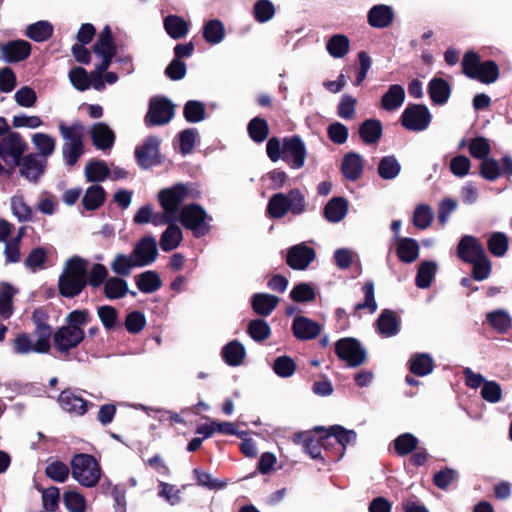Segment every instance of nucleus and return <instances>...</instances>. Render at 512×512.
Here are the masks:
<instances>
[{"label":"nucleus","mask_w":512,"mask_h":512,"mask_svg":"<svg viewBox=\"0 0 512 512\" xmlns=\"http://www.w3.org/2000/svg\"><path fill=\"white\" fill-rule=\"evenodd\" d=\"M69 472V467L61 461H54L48 464L45 469L47 477L59 483H63L68 479Z\"/></svg>","instance_id":"680f3d73"},{"label":"nucleus","mask_w":512,"mask_h":512,"mask_svg":"<svg viewBox=\"0 0 512 512\" xmlns=\"http://www.w3.org/2000/svg\"><path fill=\"white\" fill-rule=\"evenodd\" d=\"M306 147L298 136L285 138L283 143V159L291 163V167L299 169L304 166L306 159Z\"/></svg>","instance_id":"2eb2a0df"},{"label":"nucleus","mask_w":512,"mask_h":512,"mask_svg":"<svg viewBox=\"0 0 512 512\" xmlns=\"http://www.w3.org/2000/svg\"><path fill=\"white\" fill-rule=\"evenodd\" d=\"M376 326L381 335L391 337L398 334L400 330V319L394 311L385 309L379 315Z\"/></svg>","instance_id":"b1692460"},{"label":"nucleus","mask_w":512,"mask_h":512,"mask_svg":"<svg viewBox=\"0 0 512 512\" xmlns=\"http://www.w3.org/2000/svg\"><path fill=\"white\" fill-rule=\"evenodd\" d=\"M397 255L403 262L412 263L415 261L419 255V246L417 241L411 238H398Z\"/></svg>","instance_id":"f704fd0d"},{"label":"nucleus","mask_w":512,"mask_h":512,"mask_svg":"<svg viewBox=\"0 0 512 512\" xmlns=\"http://www.w3.org/2000/svg\"><path fill=\"white\" fill-rule=\"evenodd\" d=\"M418 444V439L410 433H404L394 440V446L397 453L401 456L412 452Z\"/></svg>","instance_id":"0e129e2a"},{"label":"nucleus","mask_w":512,"mask_h":512,"mask_svg":"<svg viewBox=\"0 0 512 512\" xmlns=\"http://www.w3.org/2000/svg\"><path fill=\"white\" fill-rule=\"evenodd\" d=\"M248 132L254 141L262 142L268 136V124L264 119L256 117L250 121Z\"/></svg>","instance_id":"69168bd1"},{"label":"nucleus","mask_w":512,"mask_h":512,"mask_svg":"<svg viewBox=\"0 0 512 512\" xmlns=\"http://www.w3.org/2000/svg\"><path fill=\"white\" fill-rule=\"evenodd\" d=\"M84 337L83 329L64 325L53 333V344L59 353L68 354L83 341Z\"/></svg>","instance_id":"9b49d317"},{"label":"nucleus","mask_w":512,"mask_h":512,"mask_svg":"<svg viewBox=\"0 0 512 512\" xmlns=\"http://www.w3.org/2000/svg\"><path fill=\"white\" fill-rule=\"evenodd\" d=\"M337 356L350 367L362 365L366 360V351L358 341L353 338H342L335 344Z\"/></svg>","instance_id":"9d476101"},{"label":"nucleus","mask_w":512,"mask_h":512,"mask_svg":"<svg viewBox=\"0 0 512 512\" xmlns=\"http://www.w3.org/2000/svg\"><path fill=\"white\" fill-rule=\"evenodd\" d=\"M462 68L467 77L485 84L493 83L499 77L497 64L493 61L481 62L479 56L474 51H468L464 55Z\"/></svg>","instance_id":"39448f33"},{"label":"nucleus","mask_w":512,"mask_h":512,"mask_svg":"<svg viewBox=\"0 0 512 512\" xmlns=\"http://www.w3.org/2000/svg\"><path fill=\"white\" fill-rule=\"evenodd\" d=\"M349 46V39L345 35L337 34L329 39L326 48L332 57L342 58L348 53Z\"/></svg>","instance_id":"09e8293b"},{"label":"nucleus","mask_w":512,"mask_h":512,"mask_svg":"<svg viewBox=\"0 0 512 512\" xmlns=\"http://www.w3.org/2000/svg\"><path fill=\"white\" fill-rule=\"evenodd\" d=\"M433 359L430 355L421 353L410 360V370L418 376H426L433 371Z\"/></svg>","instance_id":"c03bdc74"},{"label":"nucleus","mask_w":512,"mask_h":512,"mask_svg":"<svg viewBox=\"0 0 512 512\" xmlns=\"http://www.w3.org/2000/svg\"><path fill=\"white\" fill-rule=\"evenodd\" d=\"M136 284L141 292L153 293L161 287L162 281L157 272L146 271L136 277Z\"/></svg>","instance_id":"79ce46f5"},{"label":"nucleus","mask_w":512,"mask_h":512,"mask_svg":"<svg viewBox=\"0 0 512 512\" xmlns=\"http://www.w3.org/2000/svg\"><path fill=\"white\" fill-rule=\"evenodd\" d=\"M183 239L181 228L174 222L169 225L160 237V247L169 252L176 249Z\"/></svg>","instance_id":"7c9ffc66"},{"label":"nucleus","mask_w":512,"mask_h":512,"mask_svg":"<svg viewBox=\"0 0 512 512\" xmlns=\"http://www.w3.org/2000/svg\"><path fill=\"white\" fill-rule=\"evenodd\" d=\"M363 169L364 161L359 154L350 152L344 156L341 170L345 178L356 181L361 177Z\"/></svg>","instance_id":"393cba45"},{"label":"nucleus","mask_w":512,"mask_h":512,"mask_svg":"<svg viewBox=\"0 0 512 512\" xmlns=\"http://www.w3.org/2000/svg\"><path fill=\"white\" fill-rule=\"evenodd\" d=\"M14 99L19 106L31 108L37 101V94L31 87L23 86L15 92Z\"/></svg>","instance_id":"774afa93"},{"label":"nucleus","mask_w":512,"mask_h":512,"mask_svg":"<svg viewBox=\"0 0 512 512\" xmlns=\"http://www.w3.org/2000/svg\"><path fill=\"white\" fill-rule=\"evenodd\" d=\"M164 28L173 39H180L187 35L189 24L177 15H169L164 19Z\"/></svg>","instance_id":"c9c22d12"},{"label":"nucleus","mask_w":512,"mask_h":512,"mask_svg":"<svg viewBox=\"0 0 512 512\" xmlns=\"http://www.w3.org/2000/svg\"><path fill=\"white\" fill-rule=\"evenodd\" d=\"M31 44L25 40H13L0 44V58L6 63H16L28 58Z\"/></svg>","instance_id":"dca6fc26"},{"label":"nucleus","mask_w":512,"mask_h":512,"mask_svg":"<svg viewBox=\"0 0 512 512\" xmlns=\"http://www.w3.org/2000/svg\"><path fill=\"white\" fill-rule=\"evenodd\" d=\"M437 264L433 261H424L419 265L416 275V286L421 289L428 288L434 279Z\"/></svg>","instance_id":"37998d69"},{"label":"nucleus","mask_w":512,"mask_h":512,"mask_svg":"<svg viewBox=\"0 0 512 512\" xmlns=\"http://www.w3.org/2000/svg\"><path fill=\"white\" fill-rule=\"evenodd\" d=\"M488 250L496 257H503L509 246V239L503 232H494L487 241Z\"/></svg>","instance_id":"8fccbe9b"},{"label":"nucleus","mask_w":512,"mask_h":512,"mask_svg":"<svg viewBox=\"0 0 512 512\" xmlns=\"http://www.w3.org/2000/svg\"><path fill=\"white\" fill-rule=\"evenodd\" d=\"M138 267L132 253L130 255L117 254L111 262L112 271L120 276H128L133 268Z\"/></svg>","instance_id":"a18cd8bd"},{"label":"nucleus","mask_w":512,"mask_h":512,"mask_svg":"<svg viewBox=\"0 0 512 512\" xmlns=\"http://www.w3.org/2000/svg\"><path fill=\"white\" fill-rule=\"evenodd\" d=\"M246 356L243 344L234 340L226 344L222 349V357L230 366H239Z\"/></svg>","instance_id":"2f4dec72"},{"label":"nucleus","mask_w":512,"mask_h":512,"mask_svg":"<svg viewBox=\"0 0 512 512\" xmlns=\"http://www.w3.org/2000/svg\"><path fill=\"white\" fill-rule=\"evenodd\" d=\"M87 284V261L75 257L70 259L59 279L60 293L65 297L78 295Z\"/></svg>","instance_id":"f03ea898"},{"label":"nucleus","mask_w":512,"mask_h":512,"mask_svg":"<svg viewBox=\"0 0 512 512\" xmlns=\"http://www.w3.org/2000/svg\"><path fill=\"white\" fill-rule=\"evenodd\" d=\"M247 331L250 337L257 342L266 340L271 333L269 324L263 319L250 321Z\"/></svg>","instance_id":"4d7b16f0"},{"label":"nucleus","mask_w":512,"mask_h":512,"mask_svg":"<svg viewBox=\"0 0 512 512\" xmlns=\"http://www.w3.org/2000/svg\"><path fill=\"white\" fill-rule=\"evenodd\" d=\"M53 34V25L48 21H38L27 26L25 35L35 42H43Z\"/></svg>","instance_id":"4c0bfd02"},{"label":"nucleus","mask_w":512,"mask_h":512,"mask_svg":"<svg viewBox=\"0 0 512 512\" xmlns=\"http://www.w3.org/2000/svg\"><path fill=\"white\" fill-rule=\"evenodd\" d=\"M331 437L341 446V451L337 457V459H340L345 453L346 446L356 441L357 434L354 430H348L340 425H334L327 430L325 440L329 441Z\"/></svg>","instance_id":"a878e982"},{"label":"nucleus","mask_w":512,"mask_h":512,"mask_svg":"<svg viewBox=\"0 0 512 512\" xmlns=\"http://www.w3.org/2000/svg\"><path fill=\"white\" fill-rule=\"evenodd\" d=\"M431 100L436 104H445L450 96V85L442 78H433L428 86Z\"/></svg>","instance_id":"473e14b6"},{"label":"nucleus","mask_w":512,"mask_h":512,"mask_svg":"<svg viewBox=\"0 0 512 512\" xmlns=\"http://www.w3.org/2000/svg\"><path fill=\"white\" fill-rule=\"evenodd\" d=\"M32 143L40 153V157L45 159L55 150V139L45 133H36L32 137Z\"/></svg>","instance_id":"5fc2aeb1"},{"label":"nucleus","mask_w":512,"mask_h":512,"mask_svg":"<svg viewBox=\"0 0 512 512\" xmlns=\"http://www.w3.org/2000/svg\"><path fill=\"white\" fill-rule=\"evenodd\" d=\"M105 195V191L100 185H92L87 188L82 204L86 210H96L104 203Z\"/></svg>","instance_id":"a19ab883"},{"label":"nucleus","mask_w":512,"mask_h":512,"mask_svg":"<svg viewBox=\"0 0 512 512\" xmlns=\"http://www.w3.org/2000/svg\"><path fill=\"white\" fill-rule=\"evenodd\" d=\"M26 149V143L18 133H9L0 141V158L8 165L16 166Z\"/></svg>","instance_id":"f8f14e48"},{"label":"nucleus","mask_w":512,"mask_h":512,"mask_svg":"<svg viewBox=\"0 0 512 512\" xmlns=\"http://www.w3.org/2000/svg\"><path fill=\"white\" fill-rule=\"evenodd\" d=\"M71 473L80 485L94 487L101 477V468L96 459L89 454H77L71 460Z\"/></svg>","instance_id":"20e7f679"},{"label":"nucleus","mask_w":512,"mask_h":512,"mask_svg":"<svg viewBox=\"0 0 512 512\" xmlns=\"http://www.w3.org/2000/svg\"><path fill=\"white\" fill-rule=\"evenodd\" d=\"M401 170V165L395 156L383 157L378 165V173L382 179L391 180L396 178Z\"/></svg>","instance_id":"49530a36"},{"label":"nucleus","mask_w":512,"mask_h":512,"mask_svg":"<svg viewBox=\"0 0 512 512\" xmlns=\"http://www.w3.org/2000/svg\"><path fill=\"white\" fill-rule=\"evenodd\" d=\"M93 144L97 149L107 150L110 149L115 140V135L110 127L102 122L94 124L90 129Z\"/></svg>","instance_id":"4be33fe9"},{"label":"nucleus","mask_w":512,"mask_h":512,"mask_svg":"<svg viewBox=\"0 0 512 512\" xmlns=\"http://www.w3.org/2000/svg\"><path fill=\"white\" fill-rule=\"evenodd\" d=\"M132 255L138 267L152 264L158 257L157 242L152 235L142 237L134 246Z\"/></svg>","instance_id":"ddd939ff"},{"label":"nucleus","mask_w":512,"mask_h":512,"mask_svg":"<svg viewBox=\"0 0 512 512\" xmlns=\"http://www.w3.org/2000/svg\"><path fill=\"white\" fill-rule=\"evenodd\" d=\"M487 321L500 333L506 332L512 325V319L509 313L502 309L495 310L487 314Z\"/></svg>","instance_id":"603ef678"},{"label":"nucleus","mask_w":512,"mask_h":512,"mask_svg":"<svg viewBox=\"0 0 512 512\" xmlns=\"http://www.w3.org/2000/svg\"><path fill=\"white\" fill-rule=\"evenodd\" d=\"M434 218L431 207L427 204H420L414 211L413 224L419 229H426L430 226Z\"/></svg>","instance_id":"bf43d9fd"},{"label":"nucleus","mask_w":512,"mask_h":512,"mask_svg":"<svg viewBox=\"0 0 512 512\" xmlns=\"http://www.w3.org/2000/svg\"><path fill=\"white\" fill-rule=\"evenodd\" d=\"M394 17V10L391 6L378 4L369 10L367 20L370 26L383 29L393 23Z\"/></svg>","instance_id":"aec40b11"},{"label":"nucleus","mask_w":512,"mask_h":512,"mask_svg":"<svg viewBox=\"0 0 512 512\" xmlns=\"http://www.w3.org/2000/svg\"><path fill=\"white\" fill-rule=\"evenodd\" d=\"M431 114L428 108L420 104L408 105L401 116L402 125L410 131L420 132L428 128Z\"/></svg>","instance_id":"1a4fd4ad"},{"label":"nucleus","mask_w":512,"mask_h":512,"mask_svg":"<svg viewBox=\"0 0 512 512\" xmlns=\"http://www.w3.org/2000/svg\"><path fill=\"white\" fill-rule=\"evenodd\" d=\"M174 116V105L165 98H154L150 101L146 122L149 125H163Z\"/></svg>","instance_id":"4468645a"},{"label":"nucleus","mask_w":512,"mask_h":512,"mask_svg":"<svg viewBox=\"0 0 512 512\" xmlns=\"http://www.w3.org/2000/svg\"><path fill=\"white\" fill-rule=\"evenodd\" d=\"M292 330L296 338L310 340L319 335L321 326L307 317L298 316L293 321Z\"/></svg>","instance_id":"412c9836"},{"label":"nucleus","mask_w":512,"mask_h":512,"mask_svg":"<svg viewBox=\"0 0 512 512\" xmlns=\"http://www.w3.org/2000/svg\"><path fill=\"white\" fill-rule=\"evenodd\" d=\"M59 132L64 140L62 153L67 165H74L83 154L84 126L80 122L59 124Z\"/></svg>","instance_id":"7ed1b4c3"},{"label":"nucleus","mask_w":512,"mask_h":512,"mask_svg":"<svg viewBox=\"0 0 512 512\" xmlns=\"http://www.w3.org/2000/svg\"><path fill=\"white\" fill-rule=\"evenodd\" d=\"M182 225L192 230L196 237L204 236L208 230V221L210 220L203 207L198 204L185 205L178 216Z\"/></svg>","instance_id":"423d86ee"},{"label":"nucleus","mask_w":512,"mask_h":512,"mask_svg":"<svg viewBox=\"0 0 512 512\" xmlns=\"http://www.w3.org/2000/svg\"><path fill=\"white\" fill-rule=\"evenodd\" d=\"M45 165V159L36 154H29L23 159L20 173L28 180L36 182L43 174Z\"/></svg>","instance_id":"5701e85b"},{"label":"nucleus","mask_w":512,"mask_h":512,"mask_svg":"<svg viewBox=\"0 0 512 512\" xmlns=\"http://www.w3.org/2000/svg\"><path fill=\"white\" fill-rule=\"evenodd\" d=\"M11 211L20 222L32 219V208L26 203L22 195H14L10 201Z\"/></svg>","instance_id":"3c124183"},{"label":"nucleus","mask_w":512,"mask_h":512,"mask_svg":"<svg viewBox=\"0 0 512 512\" xmlns=\"http://www.w3.org/2000/svg\"><path fill=\"white\" fill-rule=\"evenodd\" d=\"M306 209L304 194L299 189H292L287 194H274L269 199L267 214L270 218L281 219L289 212L293 215H301Z\"/></svg>","instance_id":"f257e3e1"},{"label":"nucleus","mask_w":512,"mask_h":512,"mask_svg":"<svg viewBox=\"0 0 512 512\" xmlns=\"http://www.w3.org/2000/svg\"><path fill=\"white\" fill-rule=\"evenodd\" d=\"M16 292L10 284L0 286V316L4 319L9 318L13 313L12 299Z\"/></svg>","instance_id":"de8ad7c7"},{"label":"nucleus","mask_w":512,"mask_h":512,"mask_svg":"<svg viewBox=\"0 0 512 512\" xmlns=\"http://www.w3.org/2000/svg\"><path fill=\"white\" fill-rule=\"evenodd\" d=\"M315 251L305 243H300L289 248L287 264L295 270H305L315 259Z\"/></svg>","instance_id":"f3484780"},{"label":"nucleus","mask_w":512,"mask_h":512,"mask_svg":"<svg viewBox=\"0 0 512 512\" xmlns=\"http://www.w3.org/2000/svg\"><path fill=\"white\" fill-rule=\"evenodd\" d=\"M51 349V342L48 341L46 331L36 336L34 341L27 333L17 334L13 341V351L16 354L25 355L29 353L47 354Z\"/></svg>","instance_id":"6e6552de"},{"label":"nucleus","mask_w":512,"mask_h":512,"mask_svg":"<svg viewBox=\"0 0 512 512\" xmlns=\"http://www.w3.org/2000/svg\"><path fill=\"white\" fill-rule=\"evenodd\" d=\"M159 139L149 137L142 146L138 147L135 155L138 164L143 168H149L159 162Z\"/></svg>","instance_id":"6ab92c4d"},{"label":"nucleus","mask_w":512,"mask_h":512,"mask_svg":"<svg viewBox=\"0 0 512 512\" xmlns=\"http://www.w3.org/2000/svg\"><path fill=\"white\" fill-rule=\"evenodd\" d=\"M93 51L96 55L101 57V62L97 64L98 69L100 71H106L115 55L113 41L97 40L93 46Z\"/></svg>","instance_id":"e433bc0d"},{"label":"nucleus","mask_w":512,"mask_h":512,"mask_svg":"<svg viewBox=\"0 0 512 512\" xmlns=\"http://www.w3.org/2000/svg\"><path fill=\"white\" fill-rule=\"evenodd\" d=\"M109 175V168L103 161H91L85 167V176L90 182L104 181Z\"/></svg>","instance_id":"864d4df0"},{"label":"nucleus","mask_w":512,"mask_h":512,"mask_svg":"<svg viewBox=\"0 0 512 512\" xmlns=\"http://www.w3.org/2000/svg\"><path fill=\"white\" fill-rule=\"evenodd\" d=\"M348 212V202L342 197L332 198L324 208V216L331 223L340 222Z\"/></svg>","instance_id":"c85d7f7f"},{"label":"nucleus","mask_w":512,"mask_h":512,"mask_svg":"<svg viewBox=\"0 0 512 512\" xmlns=\"http://www.w3.org/2000/svg\"><path fill=\"white\" fill-rule=\"evenodd\" d=\"M458 256L465 262L471 263L486 255L480 241L470 235L463 236L457 247Z\"/></svg>","instance_id":"a211bd4d"},{"label":"nucleus","mask_w":512,"mask_h":512,"mask_svg":"<svg viewBox=\"0 0 512 512\" xmlns=\"http://www.w3.org/2000/svg\"><path fill=\"white\" fill-rule=\"evenodd\" d=\"M203 37L206 42L212 45L219 44L225 38V28L220 20L213 19L203 26Z\"/></svg>","instance_id":"58836bf2"},{"label":"nucleus","mask_w":512,"mask_h":512,"mask_svg":"<svg viewBox=\"0 0 512 512\" xmlns=\"http://www.w3.org/2000/svg\"><path fill=\"white\" fill-rule=\"evenodd\" d=\"M191 191L186 184L179 183L159 191L158 200L164 212L178 218L181 204L190 197Z\"/></svg>","instance_id":"0eeeda50"},{"label":"nucleus","mask_w":512,"mask_h":512,"mask_svg":"<svg viewBox=\"0 0 512 512\" xmlns=\"http://www.w3.org/2000/svg\"><path fill=\"white\" fill-rule=\"evenodd\" d=\"M304 444L305 451L313 458L318 459L321 457V448L325 447L326 440L323 438L322 442L319 439L312 437L309 433H303L297 436Z\"/></svg>","instance_id":"13d9d810"},{"label":"nucleus","mask_w":512,"mask_h":512,"mask_svg":"<svg viewBox=\"0 0 512 512\" xmlns=\"http://www.w3.org/2000/svg\"><path fill=\"white\" fill-rule=\"evenodd\" d=\"M58 402L69 413L83 415L87 411V402L82 397L75 395L71 390L63 391L58 398Z\"/></svg>","instance_id":"bb28decb"},{"label":"nucleus","mask_w":512,"mask_h":512,"mask_svg":"<svg viewBox=\"0 0 512 512\" xmlns=\"http://www.w3.org/2000/svg\"><path fill=\"white\" fill-rule=\"evenodd\" d=\"M64 505L69 512H85L86 511V499L85 497L76 491H67L64 493Z\"/></svg>","instance_id":"052dcab7"},{"label":"nucleus","mask_w":512,"mask_h":512,"mask_svg":"<svg viewBox=\"0 0 512 512\" xmlns=\"http://www.w3.org/2000/svg\"><path fill=\"white\" fill-rule=\"evenodd\" d=\"M252 307L260 316H268L276 308L279 298L267 293H257L252 296Z\"/></svg>","instance_id":"c756f323"},{"label":"nucleus","mask_w":512,"mask_h":512,"mask_svg":"<svg viewBox=\"0 0 512 512\" xmlns=\"http://www.w3.org/2000/svg\"><path fill=\"white\" fill-rule=\"evenodd\" d=\"M359 134L366 144L376 143L382 136V124L377 119H367L360 125Z\"/></svg>","instance_id":"72a5a7b5"},{"label":"nucleus","mask_w":512,"mask_h":512,"mask_svg":"<svg viewBox=\"0 0 512 512\" xmlns=\"http://www.w3.org/2000/svg\"><path fill=\"white\" fill-rule=\"evenodd\" d=\"M404 100V88L399 84H393L381 97V106L386 111H394L402 106Z\"/></svg>","instance_id":"cd10ccee"},{"label":"nucleus","mask_w":512,"mask_h":512,"mask_svg":"<svg viewBox=\"0 0 512 512\" xmlns=\"http://www.w3.org/2000/svg\"><path fill=\"white\" fill-rule=\"evenodd\" d=\"M469 152L472 157L483 161L491 152L490 141L482 136L473 138L469 143Z\"/></svg>","instance_id":"6e6d98bb"},{"label":"nucleus","mask_w":512,"mask_h":512,"mask_svg":"<svg viewBox=\"0 0 512 512\" xmlns=\"http://www.w3.org/2000/svg\"><path fill=\"white\" fill-rule=\"evenodd\" d=\"M127 281L119 277H110L104 282V294L108 299H120L127 295Z\"/></svg>","instance_id":"ea45409f"},{"label":"nucleus","mask_w":512,"mask_h":512,"mask_svg":"<svg viewBox=\"0 0 512 512\" xmlns=\"http://www.w3.org/2000/svg\"><path fill=\"white\" fill-rule=\"evenodd\" d=\"M184 116L188 122L198 123L205 118L204 105L195 100L188 101L184 106Z\"/></svg>","instance_id":"e2e57ef3"},{"label":"nucleus","mask_w":512,"mask_h":512,"mask_svg":"<svg viewBox=\"0 0 512 512\" xmlns=\"http://www.w3.org/2000/svg\"><path fill=\"white\" fill-rule=\"evenodd\" d=\"M480 174L486 180L495 181L501 175V167L499 162L489 157L484 159L480 165Z\"/></svg>","instance_id":"338daca9"}]
</instances>
